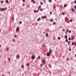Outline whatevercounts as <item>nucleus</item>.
Listing matches in <instances>:
<instances>
[{
	"instance_id": "obj_1",
	"label": "nucleus",
	"mask_w": 76,
	"mask_h": 76,
	"mask_svg": "<svg viewBox=\"0 0 76 76\" xmlns=\"http://www.w3.org/2000/svg\"><path fill=\"white\" fill-rule=\"evenodd\" d=\"M41 18H42V19H46L47 18V17L46 16H42L41 17Z\"/></svg>"
},
{
	"instance_id": "obj_2",
	"label": "nucleus",
	"mask_w": 76,
	"mask_h": 76,
	"mask_svg": "<svg viewBox=\"0 0 76 76\" xmlns=\"http://www.w3.org/2000/svg\"><path fill=\"white\" fill-rule=\"evenodd\" d=\"M67 19H68L67 17H65V22H67V23H70V21L67 22L66 21L67 20Z\"/></svg>"
},
{
	"instance_id": "obj_3",
	"label": "nucleus",
	"mask_w": 76,
	"mask_h": 76,
	"mask_svg": "<svg viewBox=\"0 0 76 76\" xmlns=\"http://www.w3.org/2000/svg\"><path fill=\"white\" fill-rule=\"evenodd\" d=\"M35 58V56L34 55L33 56L31 57V59H32V60H34Z\"/></svg>"
},
{
	"instance_id": "obj_4",
	"label": "nucleus",
	"mask_w": 76,
	"mask_h": 76,
	"mask_svg": "<svg viewBox=\"0 0 76 76\" xmlns=\"http://www.w3.org/2000/svg\"><path fill=\"white\" fill-rule=\"evenodd\" d=\"M19 57H20V56L19 54H18L16 56V58L18 59H19Z\"/></svg>"
},
{
	"instance_id": "obj_5",
	"label": "nucleus",
	"mask_w": 76,
	"mask_h": 76,
	"mask_svg": "<svg viewBox=\"0 0 76 76\" xmlns=\"http://www.w3.org/2000/svg\"><path fill=\"white\" fill-rule=\"evenodd\" d=\"M42 62L43 64H45V60H43L42 61Z\"/></svg>"
},
{
	"instance_id": "obj_6",
	"label": "nucleus",
	"mask_w": 76,
	"mask_h": 76,
	"mask_svg": "<svg viewBox=\"0 0 76 76\" xmlns=\"http://www.w3.org/2000/svg\"><path fill=\"white\" fill-rule=\"evenodd\" d=\"M5 10V9H4V8H1L0 9V10L1 11V12H2V11H3V10Z\"/></svg>"
},
{
	"instance_id": "obj_7",
	"label": "nucleus",
	"mask_w": 76,
	"mask_h": 76,
	"mask_svg": "<svg viewBox=\"0 0 76 76\" xmlns=\"http://www.w3.org/2000/svg\"><path fill=\"white\" fill-rule=\"evenodd\" d=\"M50 53H47V56H50Z\"/></svg>"
},
{
	"instance_id": "obj_8",
	"label": "nucleus",
	"mask_w": 76,
	"mask_h": 76,
	"mask_svg": "<svg viewBox=\"0 0 76 76\" xmlns=\"http://www.w3.org/2000/svg\"><path fill=\"white\" fill-rule=\"evenodd\" d=\"M16 31L17 32H18L19 31V27H17L16 29Z\"/></svg>"
},
{
	"instance_id": "obj_9",
	"label": "nucleus",
	"mask_w": 76,
	"mask_h": 76,
	"mask_svg": "<svg viewBox=\"0 0 76 76\" xmlns=\"http://www.w3.org/2000/svg\"><path fill=\"white\" fill-rule=\"evenodd\" d=\"M6 3H9V1H8V0H6Z\"/></svg>"
},
{
	"instance_id": "obj_10",
	"label": "nucleus",
	"mask_w": 76,
	"mask_h": 76,
	"mask_svg": "<svg viewBox=\"0 0 76 76\" xmlns=\"http://www.w3.org/2000/svg\"><path fill=\"white\" fill-rule=\"evenodd\" d=\"M49 52H50V53H52V51L51 50V49L50 50Z\"/></svg>"
},
{
	"instance_id": "obj_11",
	"label": "nucleus",
	"mask_w": 76,
	"mask_h": 76,
	"mask_svg": "<svg viewBox=\"0 0 76 76\" xmlns=\"http://www.w3.org/2000/svg\"><path fill=\"white\" fill-rule=\"evenodd\" d=\"M71 38L72 39H75V38L73 37H72Z\"/></svg>"
},
{
	"instance_id": "obj_12",
	"label": "nucleus",
	"mask_w": 76,
	"mask_h": 76,
	"mask_svg": "<svg viewBox=\"0 0 76 76\" xmlns=\"http://www.w3.org/2000/svg\"><path fill=\"white\" fill-rule=\"evenodd\" d=\"M37 20L38 21H39L40 20V18H39L38 19H37Z\"/></svg>"
},
{
	"instance_id": "obj_13",
	"label": "nucleus",
	"mask_w": 76,
	"mask_h": 76,
	"mask_svg": "<svg viewBox=\"0 0 76 76\" xmlns=\"http://www.w3.org/2000/svg\"><path fill=\"white\" fill-rule=\"evenodd\" d=\"M26 66H29V63L27 64Z\"/></svg>"
},
{
	"instance_id": "obj_14",
	"label": "nucleus",
	"mask_w": 76,
	"mask_h": 76,
	"mask_svg": "<svg viewBox=\"0 0 76 76\" xmlns=\"http://www.w3.org/2000/svg\"><path fill=\"white\" fill-rule=\"evenodd\" d=\"M70 41H69L68 42V45H70V44H69V43H70Z\"/></svg>"
},
{
	"instance_id": "obj_15",
	"label": "nucleus",
	"mask_w": 76,
	"mask_h": 76,
	"mask_svg": "<svg viewBox=\"0 0 76 76\" xmlns=\"http://www.w3.org/2000/svg\"><path fill=\"white\" fill-rule=\"evenodd\" d=\"M65 38L66 39H67V35H65Z\"/></svg>"
},
{
	"instance_id": "obj_16",
	"label": "nucleus",
	"mask_w": 76,
	"mask_h": 76,
	"mask_svg": "<svg viewBox=\"0 0 76 76\" xmlns=\"http://www.w3.org/2000/svg\"><path fill=\"white\" fill-rule=\"evenodd\" d=\"M23 67H24V66H23V65H22L21 66V68H22V69H23Z\"/></svg>"
},
{
	"instance_id": "obj_17",
	"label": "nucleus",
	"mask_w": 76,
	"mask_h": 76,
	"mask_svg": "<svg viewBox=\"0 0 76 76\" xmlns=\"http://www.w3.org/2000/svg\"><path fill=\"white\" fill-rule=\"evenodd\" d=\"M41 6H39V7H38V10H39V8H40V9H41Z\"/></svg>"
},
{
	"instance_id": "obj_18",
	"label": "nucleus",
	"mask_w": 76,
	"mask_h": 76,
	"mask_svg": "<svg viewBox=\"0 0 76 76\" xmlns=\"http://www.w3.org/2000/svg\"><path fill=\"white\" fill-rule=\"evenodd\" d=\"M74 9H76V5H74Z\"/></svg>"
},
{
	"instance_id": "obj_19",
	"label": "nucleus",
	"mask_w": 76,
	"mask_h": 76,
	"mask_svg": "<svg viewBox=\"0 0 76 76\" xmlns=\"http://www.w3.org/2000/svg\"><path fill=\"white\" fill-rule=\"evenodd\" d=\"M58 39H61V38L60 37H58Z\"/></svg>"
},
{
	"instance_id": "obj_20",
	"label": "nucleus",
	"mask_w": 76,
	"mask_h": 76,
	"mask_svg": "<svg viewBox=\"0 0 76 76\" xmlns=\"http://www.w3.org/2000/svg\"><path fill=\"white\" fill-rule=\"evenodd\" d=\"M48 34H46V37H48Z\"/></svg>"
},
{
	"instance_id": "obj_21",
	"label": "nucleus",
	"mask_w": 76,
	"mask_h": 76,
	"mask_svg": "<svg viewBox=\"0 0 76 76\" xmlns=\"http://www.w3.org/2000/svg\"><path fill=\"white\" fill-rule=\"evenodd\" d=\"M50 22H52V21H53V20H52V19H50Z\"/></svg>"
},
{
	"instance_id": "obj_22",
	"label": "nucleus",
	"mask_w": 76,
	"mask_h": 76,
	"mask_svg": "<svg viewBox=\"0 0 76 76\" xmlns=\"http://www.w3.org/2000/svg\"><path fill=\"white\" fill-rule=\"evenodd\" d=\"M75 43L73 42H72V45H74Z\"/></svg>"
},
{
	"instance_id": "obj_23",
	"label": "nucleus",
	"mask_w": 76,
	"mask_h": 76,
	"mask_svg": "<svg viewBox=\"0 0 76 76\" xmlns=\"http://www.w3.org/2000/svg\"><path fill=\"white\" fill-rule=\"evenodd\" d=\"M69 51H71L72 50V49L70 48V47H69Z\"/></svg>"
},
{
	"instance_id": "obj_24",
	"label": "nucleus",
	"mask_w": 76,
	"mask_h": 76,
	"mask_svg": "<svg viewBox=\"0 0 76 76\" xmlns=\"http://www.w3.org/2000/svg\"><path fill=\"white\" fill-rule=\"evenodd\" d=\"M4 2V1H1V3H3Z\"/></svg>"
},
{
	"instance_id": "obj_25",
	"label": "nucleus",
	"mask_w": 76,
	"mask_h": 76,
	"mask_svg": "<svg viewBox=\"0 0 76 76\" xmlns=\"http://www.w3.org/2000/svg\"><path fill=\"white\" fill-rule=\"evenodd\" d=\"M72 11L73 12H75V9H72Z\"/></svg>"
},
{
	"instance_id": "obj_26",
	"label": "nucleus",
	"mask_w": 76,
	"mask_h": 76,
	"mask_svg": "<svg viewBox=\"0 0 76 76\" xmlns=\"http://www.w3.org/2000/svg\"><path fill=\"white\" fill-rule=\"evenodd\" d=\"M49 2H52L51 0H49Z\"/></svg>"
},
{
	"instance_id": "obj_27",
	"label": "nucleus",
	"mask_w": 76,
	"mask_h": 76,
	"mask_svg": "<svg viewBox=\"0 0 76 76\" xmlns=\"http://www.w3.org/2000/svg\"><path fill=\"white\" fill-rule=\"evenodd\" d=\"M66 6L67 5H66V4H65L64 5V7H66Z\"/></svg>"
},
{
	"instance_id": "obj_28",
	"label": "nucleus",
	"mask_w": 76,
	"mask_h": 76,
	"mask_svg": "<svg viewBox=\"0 0 76 76\" xmlns=\"http://www.w3.org/2000/svg\"><path fill=\"white\" fill-rule=\"evenodd\" d=\"M34 13H36V12H37V11L36 10H34Z\"/></svg>"
},
{
	"instance_id": "obj_29",
	"label": "nucleus",
	"mask_w": 76,
	"mask_h": 76,
	"mask_svg": "<svg viewBox=\"0 0 76 76\" xmlns=\"http://www.w3.org/2000/svg\"><path fill=\"white\" fill-rule=\"evenodd\" d=\"M74 3L76 4V0L74 1Z\"/></svg>"
},
{
	"instance_id": "obj_30",
	"label": "nucleus",
	"mask_w": 76,
	"mask_h": 76,
	"mask_svg": "<svg viewBox=\"0 0 76 76\" xmlns=\"http://www.w3.org/2000/svg\"><path fill=\"white\" fill-rule=\"evenodd\" d=\"M22 23V21L19 22V23H20V24H21V23Z\"/></svg>"
},
{
	"instance_id": "obj_31",
	"label": "nucleus",
	"mask_w": 76,
	"mask_h": 76,
	"mask_svg": "<svg viewBox=\"0 0 76 76\" xmlns=\"http://www.w3.org/2000/svg\"><path fill=\"white\" fill-rule=\"evenodd\" d=\"M53 23L54 25H56V23H55V22H53Z\"/></svg>"
},
{
	"instance_id": "obj_32",
	"label": "nucleus",
	"mask_w": 76,
	"mask_h": 76,
	"mask_svg": "<svg viewBox=\"0 0 76 76\" xmlns=\"http://www.w3.org/2000/svg\"><path fill=\"white\" fill-rule=\"evenodd\" d=\"M38 58L39 59H40V58H41L40 57V56H39L38 57Z\"/></svg>"
},
{
	"instance_id": "obj_33",
	"label": "nucleus",
	"mask_w": 76,
	"mask_h": 76,
	"mask_svg": "<svg viewBox=\"0 0 76 76\" xmlns=\"http://www.w3.org/2000/svg\"><path fill=\"white\" fill-rule=\"evenodd\" d=\"M66 42H68V39H66Z\"/></svg>"
},
{
	"instance_id": "obj_34",
	"label": "nucleus",
	"mask_w": 76,
	"mask_h": 76,
	"mask_svg": "<svg viewBox=\"0 0 76 76\" xmlns=\"http://www.w3.org/2000/svg\"><path fill=\"white\" fill-rule=\"evenodd\" d=\"M70 21L71 22H72V19H71V20H70Z\"/></svg>"
},
{
	"instance_id": "obj_35",
	"label": "nucleus",
	"mask_w": 76,
	"mask_h": 76,
	"mask_svg": "<svg viewBox=\"0 0 76 76\" xmlns=\"http://www.w3.org/2000/svg\"><path fill=\"white\" fill-rule=\"evenodd\" d=\"M62 14H63V15H64L65 14V13H64V12H63Z\"/></svg>"
},
{
	"instance_id": "obj_36",
	"label": "nucleus",
	"mask_w": 76,
	"mask_h": 76,
	"mask_svg": "<svg viewBox=\"0 0 76 76\" xmlns=\"http://www.w3.org/2000/svg\"><path fill=\"white\" fill-rule=\"evenodd\" d=\"M69 40H71V39L70 37L69 38Z\"/></svg>"
},
{
	"instance_id": "obj_37",
	"label": "nucleus",
	"mask_w": 76,
	"mask_h": 76,
	"mask_svg": "<svg viewBox=\"0 0 76 76\" xmlns=\"http://www.w3.org/2000/svg\"><path fill=\"white\" fill-rule=\"evenodd\" d=\"M33 3H34V4H35V2L34 1L33 2Z\"/></svg>"
},
{
	"instance_id": "obj_38",
	"label": "nucleus",
	"mask_w": 76,
	"mask_h": 76,
	"mask_svg": "<svg viewBox=\"0 0 76 76\" xmlns=\"http://www.w3.org/2000/svg\"><path fill=\"white\" fill-rule=\"evenodd\" d=\"M25 0H23V2H25Z\"/></svg>"
},
{
	"instance_id": "obj_39",
	"label": "nucleus",
	"mask_w": 76,
	"mask_h": 76,
	"mask_svg": "<svg viewBox=\"0 0 76 76\" xmlns=\"http://www.w3.org/2000/svg\"><path fill=\"white\" fill-rule=\"evenodd\" d=\"M42 2H40V4H42Z\"/></svg>"
},
{
	"instance_id": "obj_40",
	"label": "nucleus",
	"mask_w": 76,
	"mask_h": 76,
	"mask_svg": "<svg viewBox=\"0 0 76 76\" xmlns=\"http://www.w3.org/2000/svg\"><path fill=\"white\" fill-rule=\"evenodd\" d=\"M69 33H71V32H72V31H69Z\"/></svg>"
},
{
	"instance_id": "obj_41",
	"label": "nucleus",
	"mask_w": 76,
	"mask_h": 76,
	"mask_svg": "<svg viewBox=\"0 0 76 76\" xmlns=\"http://www.w3.org/2000/svg\"><path fill=\"white\" fill-rule=\"evenodd\" d=\"M40 66H41V67H42V64H40Z\"/></svg>"
},
{
	"instance_id": "obj_42",
	"label": "nucleus",
	"mask_w": 76,
	"mask_h": 76,
	"mask_svg": "<svg viewBox=\"0 0 76 76\" xmlns=\"http://www.w3.org/2000/svg\"><path fill=\"white\" fill-rule=\"evenodd\" d=\"M40 10H41V11H42V9H40Z\"/></svg>"
},
{
	"instance_id": "obj_43",
	"label": "nucleus",
	"mask_w": 76,
	"mask_h": 76,
	"mask_svg": "<svg viewBox=\"0 0 76 76\" xmlns=\"http://www.w3.org/2000/svg\"><path fill=\"white\" fill-rule=\"evenodd\" d=\"M65 29H63V31H65Z\"/></svg>"
},
{
	"instance_id": "obj_44",
	"label": "nucleus",
	"mask_w": 76,
	"mask_h": 76,
	"mask_svg": "<svg viewBox=\"0 0 76 76\" xmlns=\"http://www.w3.org/2000/svg\"><path fill=\"white\" fill-rule=\"evenodd\" d=\"M36 12H38L39 11H38V10H37V11H36Z\"/></svg>"
},
{
	"instance_id": "obj_45",
	"label": "nucleus",
	"mask_w": 76,
	"mask_h": 76,
	"mask_svg": "<svg viewBox=\"0 0 76 76\" xmlns=\"http://www.w3.org/2000/svg\"><path fill=\"white\" fill-rule=\"evenodd\" d=\"M75 45H76V42H75V43H74Z\"/></svg>"
},
{
	"instance_id": "obj_46",
	"label": "nucleus",
	"mask_w": 76,
	"mask_h": 76,
	"mask_svg": "<svg viewBox=\"0 0 76 76\" xmlns=\"http://www.w3.org/2000/svg\"><path fill=\"white\" fill-rule=\"evenodd\" d=\"M67 60H69V58H67Z\"/></svg>"
},
{
	"instance_id": "obj_47",
	"label": "nucleus",
	"mask_w": 76,
	"mask_h": 76,
	"mask_svg": "<svg viewBox=\"0 0 76 76\" xmlns=\"http://www.w3.org/2000/svg\"><path fill=\"white\" fill-rule=\"evenodd\" d=\"M50 14H52V12H50Z\"/></svg>"
},
{
	"instance_id": "obj_48",
	"label": "nucleus",
	"mask_w": 76,
	"mask_h": 76,
	"mask_svg": "<svg viewBox=\"0 0 76 76\" xmlns=\"http://www.w3.org/2000/svg\"><path fill=\"white\" fill-rule=\"evenodd\" d=\"M8 60H10V58H8Z\"/></svg>"
},
{
	"instance_id": "obj_49",
	"label": "nucleus",
	"mask_w": 76,
	"mask_h": 76,
	"mask_svg": "<svg viewBox=\"0 0 76 76\" xmlns=\"http://www.w3.org/2000/svg\"><path fill=\"white\" fill-rule=\"evenodd\" d=\"M32 2L34 1V0H32Z\"/></svg>"
},
{
	"instance_id": "obj_50",
	"label": "nucleus",
	"mask_w": 76,
	"mask_h": 76,
	"mask_svg": "<svg viewBox=\"0 0 76 76\" xmlns=\"http://www.w3.org/2000/svg\"><path fill=\"white\" fill-rule=\"evenodd\" d=\"M23 6H25V4H23Z\"/></svg>"
},
{
	"instance_id": "obj_51",
	"label": "nucleus",
	"mask_w": 76,
	"mask_h": 76,
	"mask_svg": "<svg viewBox=\"0 0 76 76\" xmlns=\"http://www.w3.org/2000/svg\"><path fill=\"white\" fill-rule=\"evenodd\" d=\"M12 19L13 20H14V17Z\"/></svg>"
},
{
	"instance_id": "obj_52",
	"label": "nucleus",
	"mask_w": 76,
	"mask_h": 76,
	"mask_svg": "<svg viewBox=\"0 0 76 76\" xmlns=\"http://www.w3.org/2000/svg\"><path fill=\"white\" fill-rule=\"evenodd\" d=\"M15 38L17 37V36H15Z\"/></svg>"
},
{
	"instance_id": "obj_53",
	"label": "nucleus",
	"mask_w": 76,
	"mask_h": 76,
	"mask_svg": "<svg viewBox=\"0 0 76 76\" xmlns=\"http://www.w3.org/2000/svg\"><path fill=\"white\" fill-rule=\"evenodd\" d=\"M5 9L6 10H7V8H5Z\"/></svg>"
},
{
	"instance_id": "obj_54",
	"label": "nucleus",
	"mask_w": 76,
	"mask_h": 76,
	"mask_svg": "<svg viewBox=\"0 0 76 76\" xmlns=\"http://www.w3.org/2000/svg\"><path fill=\"white\" fill-rule=\"evenodd\" d=\"M13 41H15V40L14 39V40H13Z\"/></svg>"
},
{
	"instance_id": "obj_55",
	"label": "nucleus",
	"mask_w": 76,
	"mask_h": 76,
	"mask_svg": "<svg viewBox=\"0 0 76 76\" xmlns=\"http://www.w3.org/2000/svg\"><path fill=\"white\" fill-rule=\"evenodd\" d=\"M2 76H5L4 75H2Z\"/></svg>"
},
{
	"instance_id": "obj_56",
	"label": "nucleus",
	"mask_w": 76,
	"mask_h": 76,
	"mask_svg": "<svg viewBox=\"0 0 76 76\" xmlns=\"http://www.w3.org/2000/svg\"><path fill=\"white\" fill-rule=\"evenodd\" d=\"M44 34H45V32H44Z\"/></svg>"
},
{
	"instance_id": "obj_57",
	"label": "nucleus",
	"mask_w": 76,
	"mask_h": 76,
	"mask_svg": "<svg viewBox=\"0 0 76 76\" xmlns=\"http://www.w3.org/2000/svg\"><path fill=\"white\" fill-rule=\"evenodd\" d=\"M8 49H9V48H7V50H8Z\"/></svg>"
},
{
	"instance_id": "obj_58",
	"label": "nucleus",
	"mask_w": 76,
	"mask_h": 76,
	"mask_svg": "<svg viewBox=\"0 0 76 76\" xmlns=\"http://www.w3.org/2000/svg\"><path fill=\"white\" fill-rule=\"evenodd\" d=\"M75 57H76V54L75 55Z\"/></svg>"
},
{
	"instance_id": "obj_59",
	"label": "nucleus",
	"mask_w": 76,
	"mask_h": 76,
	"mask_svg": "<svg viewBox=\"0 0 76 76\" xmlns=\"http://www.w3.org/2000/svg\"><path fill=\"white\" fill-rule=\"evenodd\" d=\"M63 58L64 57V56H63Z\"/></svg>"
},
{
	"instance_id": "obj_60",
	"label": "nucleus",
	"mask_w": 76,
	"mask_h": 76,
	"mask_svg": "<svg viewBox=\"0 0 76 76\" xmlns=\"http://www.w3.org/2000/svg\"><path fill=\"white\" fill-rule=\"evenodd\" d=\"M65 34H66V33Z\"/></svg>"
}]
</instances>
